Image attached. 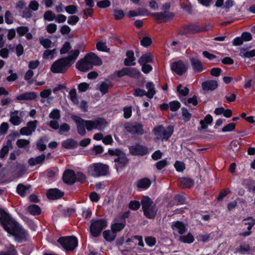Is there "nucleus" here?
I'll use <instances>...</instances> for the list:
<instances>
[{
	"mask_svg": "<svg viewBox=\"0 0 255 255\" xmlns=\"http://www.w3.org/2000/svg\"><path fill=\"white\" fill-rule=\"evenodd\" d=\"M114 16L116 20H120L125 16V13L123 10L115 9L114 10Z\"/></svg>",
	"mask_w": 255,
	"mask_h": 255,
	"instance_id": "obj_45",
	"label": "nucleus"
},
{
	"mask_svg": "<svg viewBox=\"0 0 255 255\" xmlns=\"http://www.w3.org/2000/svg\"><path fill=\"white\" fill-rule=\"evenodd\" d=\"M64 195V192L60 191L58 189H50L47 192V197L52 200L57 199Z\"/></svg>",
	"mask_w": 255,
	"mask_h": 255,
	"instance_id": "obj_19",
	"label": "nucleus"
},
{
	"mask_svg": "<svg viewBox=\"0 0 255 255\" xmlns=\"http://www.w3.org/2000/svg\"><path fill=\"white\" fill-rule=\"evenodd\" d=\"M151 15L159 23L165 22L169 19H172L174 15L172 12L168 11H164L162 12H154Z\"/></svg>",
	"mask_w": 255,
	"mask_h": 255,
	"instance_id": "obj_12",
	"label": "nucleus"
},
{
	"mask_svg": "<svg viewBox=\"0 0 255 255\" xmlns=\"http://www.w3.org/2000/svg\"><path fill=\"white\" fill-rule=\"evenodd\" d=\"M28 212L33 215H39L41 213V210L39 207L36 205H31L28 207Z\"/></svg>",
	"mask_w": 255,
	"mask_h": 255,
	"instance_id": "obj_37",
	"label": "nucleus"
},
{
	"mask_svg": "<svg viewBox=\"0 0 255 255\" xmlns=\"http://www.w3.org/2000/svg\"><path fill=\"white\" fill-rule=\"evenodd\" d=\"M182 115L186 122L189 121L191 118V114L184 108L182 109Z\"/></svg>",
	"mask_w": 255,
	"mask_h": 255,
	"instance_id": "obj_59",
	"label": "nucleus"
},
{
	"mask_svg": "<svg viewBox=\"0 0 255 255\" xmlns=\"http://www.w3.org/2000/svg\"><path fill=\"white\" fill-rule=\"evenodd\" d=\"M39 3L38 2L35 0H32L29 2L28 7L29 9H31L33 11H36L39 8Z\"/></svg>",
	"mask_w": 255,
	"mask_h": 255,
	"instance_id": "obj_64",
	"label": "nucleus"
},
{
	"mask_svg": "<svg viewBox=\"0 0 255 255\" xmlns=\"http://www.w3.org/2000/svg\"><path fill=\"white\" fill-rule=\"evenodd\" d=\"M177 92L180 96L185 97L189 94V90L187 87H183L180 84L177 87Z\"/></svg>",
	"mask_w": 255,
	"mask_h": 255,
	"instance_id": "obj_39",
	"label": "nucleus"
},
{
	"mask_svg": "<svg viewBox=\"0 0 255 255\" xmlns=\"http://www.w3.org/2000/svg\"><path fill=\"white\" fill-rule=\"evenodd\" d=\"M213 122V118L210 115H207L204 118V120L200 121L201 125V129L204 130L207 128V124H211Z\"/></svg>",
	"mask_w": 255,
	"mask_h": 255,
	"instance_id": "obj_30",
	"label": "nucleus"
},
{
	"mask_svg": "<svg viewBox=\"0 0 255 255\" xmlns=\"http://www.w3.org/2000/svg\"><path fill=\"white\" fill-rule=\"evenodd\" d=\"M29 187V186H25L22 184H19L17 186L16 191L20 196L23 197L25 195Z\"/></svg>",
	"mask_w": 255,
	"mask_h": 255,
	"instance_id": "obj_36",
	"label": "nucleus"
},
{
	"mask_svg": "<svg viewBox=\"0 0 255 255\" xmlns=\"http://www.w3.org/2000/svg\"><path fill=\"white\" fill-rule=\"evenodd\" d=\"M28 28L26 26H19L16 29L17 32L20 36H23L28 31Z\"/></svg>",
	"mask_w": 255,
	"mask_h": 255,
	"instance_id": "obj_60",
	"label": "nucleus"
},
{
	"mask_svg": "<svg viewBox=\"0 0 255 255\" xmlns=\"http://www.w3.org/2000/svg\"><path fill=\"white\" fill-rule=\"evenodd\" d=\"M71 49L70 44L68 42H66L63 44L62 47L60 50L61 54H66Z\"/></svg>",
	"mask_w": 255,
	"mask_h": 255,
	"instance_id": "obj_52",
	"label": "nucleus"
},
{
	"mask_svg": "<svg viewBox=\"0 0 255 255\" xmlns=\"http://www.w3.org/2000/svg\"><path fill=\"white\" fill-rule=\"evenodd\" d=\"M146 244L149 247H153L156 244V239L151 236L146 237L145 238Z\"/></svg>",
	"mask_w": 255,
	"mask_h": 255,
	"instance_id": "obj_53",
	"label": "nucleus"
},
{
	"mask_svg": "<svg viewBox=\"0 0 255 255\" xmlns=\"http://www.w3.org/2000/svg\"><path fill=\"white\" fill-rule=\"evenodd\" d=\"M190 61L195 73H200L204 70L203 65L198 59L190 57Z\"/></svg>",
	"mask_w": 255,
	"mask_h": 255,
	"instance_id": "obj_18",
	"label": "nucleus"
},
{
	"mask_svg": "<svg viewBox=\"0 0 255 255\" xmlns=\"http://www.w3.org/2000/svg\"><path fill=\"white\" fill-rule=\"evenodd\" d=\"M23 112L15 110L10 113L9 122L13 126H18L23 122Z\"/></svg>",
	"mask_w": 255,
	"mask_h": 255,
	"instance_id": "obj_13",
	"label": "nucleus"
},
{
	"mask_svg": "<svg viewBox=\"0 0 255 255\" xmlns=\"http://www.w3.org/2000/svg\"><path fill=\"white\" fill-rule=\"evenodd\" d=\"M179 240L183 243L190 244L193 242L194 238L193 235L189 233L186 236H180Z\"/></svg>",
	"mask_w": 255,
	"mask_h": 255,
	"instance_id": "obj_40",
	"label": "nucleus"
},
{
	"mask_svg": "<svg viewBox=\"0 0 255 255\" xmlns=\"http://www.w3.org/2000/svg\"><path fill=\"white\" fill-rule=\"evenodd\" d=\"M102 64L101 59L95 54L90 53L76 63V66L78 70L82 72H86L92 69L93 65L100 66Z\"/></svg>",
	"mask_w": 255,
	"mask_h": 255,
	"instance_id": "obj_4",
	"label": "nucleus"
},
{
	"mask_svg": "<svg viewBox=\"0 0 255 255\" xmlns=\"http://www.w3.org/2000/svg\"><path fill=\"white\" fill-rule=\"evenodd\" d=\"M218 87L217 82L215 80H208L202 83V87L204 90L213 91Z\"/></svg>",
	"mask_w": 255,
	"mask_h": 255,
	"instance_id": "obj_20",
	"label": "nucleus"
},
{
	"mask_svg": "<svg viewBox=\"0 0 255 255\" xmlns=\"http://www.w3.org/2000/svg\"><path fill=\"white\" fill-rule=\"evenodd\" d=\"M127 75L130 77L138 79L140 75V72L134 68H127Z\"/></svg>",
	"mask_w": 255,
	"mask_h": 255,
	"instance_id": "obj_31",
	"label": "nucleus"
},
{
	"mask_svg": "<svg viewBox=\"0 0 255 255\" xmlns=\"http://www.w3.org/2000/svg\"><path fill=\"white\" fill-rule=\"evenodd\" d=\"M125 227V223H115L112 226V230L116 234V232L121 231Z\"/></svg>",
	"mask_w": 255,
	"mask_h": 255,
	"instance_id": "obj_44",
	"label": "nucleus"
},
{
	"mask_svg": "<svg viewBox=\"0 0 255 255\" xmlns=\"http://www.w3.org/2000/svg\"><path fill=\"white\" fill-rule=\"evenodd\" d=\"M50 119L53 120H58L60 118V111L58 109L53 110L49 115Z\"/></svg>",
	"mask_w": 255,
	"mask_h": 255,
	"instance_id": "obj_50",
	"label": "nucleus"
},
{
	"mask_svg": "<svg viewBox=\"0 0 255 255\" xmlns=\"http://www.w3.org/2000/svg\"><path fill=\"white\" fill-rule=\"evenodd\" d=\"M37 121L36 120L30 121L27 124V128L33 133L35 131L37 127Z\"/></svg>",
	"mask_w": 255,
	"mask_h": 255,
	"instance_id": "obj_55",
	"label": "nucleus"
},
{
	"mask_svg": "<svg viewBox=\"0 0 255 255\" xmlns=\"http://www.w3.org/2000/svg\"><path fill=\"white\" fill-rule=\"evenodd\" d=\"M65 10L67 12L70 14H73L77 12V8L75 5H70L67 6L65 8Z\"/></svg>",
	"mask_w": 255,
	"mask_h": 255,
	"instance_id": "obj_58",
	"label": "nucleus"
},
{
	"mask_svg": "<svg viewBox=\"0 0 255 255\" xmlns=\"http://www.w3.org/2000/svg\"><path fill=\"white\" fill-rule=\"evenodd\" d=\"M133 95L135 97H142L143 96H146V92L143 89L140 88H136L134 90Z\"/></svg>",
	"mask_w": 255,
	"mask_h": 255,
	"instance_id": "obj_63",
	"label": "nucleus"
},
{
	"mask_svg": "<svg viewBox=\"0 0 255 255\" xmlns=\"http://www.w3.org/2000/svg\"><path fill=\"white\" fill-rule=\"evenodd\" d=\"M240 56L245 58H252L255 56V49L250 50L248 48H242L240 50Z\"/></svg>",
	"mask_w": 255,
	"mask_h": 255,
	"instance_id": "obj_26",
	"label": "nucleus"
},
{
	"mask_svg": "<svg viewBox=\"0 0 255 255\" xmlns=\"http://www.w3.org/2000/svg\"><path fill=\"white\" fill-rule=\"evenodd\" d=\"M103 235L105 239L109 242L113 241L116 237V234L114 233L112 230L105 231L103 232Z\"/></svg>",
	"mask_w": 255,
	"mask_h": 255,
	"instance_id": "obj_35",
	"label": "nucleus"
},
{
	"mask_svg": "<svg viewBox=\"0 0 255 255\" xmlns=\"http://www.w3.org/2000/svg\"><path fill=\"white\" fill-rule=\"evenodd\" d=\"M0 255H17V252L14 247L12 245H10L7 248V251L0 253Z\"/></svg>",
	"mask_w": 255,
	"mask_h": 255,
	"instance_id": "obj_42",
	"label": "nucleus"
},
{
	"mask_svg": "<svg viewBox=\"0 0 255 255\" xmlns=\"http://www.w3.org/2000/svg\"><path fill=\"white\" fill-rule=\"evenodd\" d=\"M11 146V142L8 140L6 145L3 146L2 148L0 151V158L3 159L8 153L9 147Z\"/></svg>",
	"mask_w": 255,
	"mask_h": 255,
	"instance_id": "obj_32",
	"label": "nucleus"
},
{
	"mask_svg": "<svg viewBox=\"0 0 255 255\" xmlns=\"http://www.w3.org/2000/svg\"><path fill=\"white\" fill-rule=\"evenodd\" d=\"M30 142L28 140L24 139H19L16 141V145L18 147L22 148L25 146L29 144Z\"/></svg>",
	"mask_w": 255,
	"mask_h": 255,
	"instance_id": "obj_61",
	"label": "nucleus"
},
{
	"mask_svg": "<svg viewBox=\"0 0 255 255\" xmlns=\"http://www.w3.org/2000/svg\"><path fill=\"white\" fill-rule=\"evenodd\" d=\"M40 43L45 48H48L51 47L52 44V41L48 38H44L43 37L39 38Z\"/></svg>",
	"mask_w": 255,
	"mask_h": 255,
	"instance_id": "obj_43",
	"label": "nucleus"
},
{
	"mask_svg": "<svg viewBox=\"0 0 255 255\" xmlns=\"http://www.w3.org/2000/svg\"><path fill=\"white\" fill-rule=\"evenodd\" d=\"M108 153L112 156H115L114 162H115L116 168L118 170L126 166L128 162L126 154L122 150L116 148L115 149H109Z\"/></svg>",
	"mask_w": 255,
	"mask_h": 255,
	"instance_id": "obj_6",
	"label": "nucleus"
},
{
	"mask_svg": "<svg viewBox=\"0 0 255 255\" xmlns=\"http://www.w3.org/2000/svg\"><path fill=\"white\" fill-rule=\"evenodd\" d=\"M141 204L144 215L148 219H153L157 213V208L151 199L147 196L143 197Z\"/></svg>",
	"mask_w": 255,
	"mask_h": 255,
	"instance_id": "obj_5",
	"label": "nucleus"
},
{
	"mask_svg": "<svg viewBox=\"0 0 255 255\" xmlns=\"http://www.w3.org/2000/svg\"><path fill=\"white\" fill-rule=\"evenodd\" d=\"M171 228L173 230H178V232L180 234H183L186 231L184 224L180 221L172 223Z\"/></svg>",
	"mask_w": 255,
	"mask_h": 255,
	"instance_id": "obj_27",
	"label": "nucleus"
},
{
	"mask_svg": "<svg viewBox=\"0 0 255 255\" xmlns=\"http://www.w3.org/2000/svg\"><path fill=\"white\" fill-rule=\"evenodd\" d=\"M107 226V221L104 219L92 220L90 231L91 235L97 237L101 235L102 230Z\"/></svg>",
	"mask_w": 255,
	"mask_h": 255,
	"instance_id": "obj_9",
	"label": "nucleus"
},
{
	"mask_svg": "<svg viewBox=\"0 0 255 255\" xmlns=\"http://www.w3.org/2000/svg\"><path fill=\"white\" fill-rule=\"evenodd\" d=\"M71 118L76 123L78 133L82 136L86 134V129L88 131L93 129L103 131L108 125L107 121L101 118H97L94 120H85L75 115L72 116Z\"/></svg>",
	"mask_w": 255,
	"mask_h": 255,
	"instance_id": "obj_2",
	"label": "nucleus"
},
{
	"mask_svg": "<svg viewBox=\"0 0 255 255\" xmlns=\"http://www.w3.org/2000/svg\"><path fill=\"white\" fill-rule=\"evenodd\" d=\"M153 132L157 139L167 140L173 133V127L169 126L165 128L162 126H159L154 128Z\"/></svg>",
	"mask_w": 255,
	"mask_h": 255,
	"instance_id": "obj_8",
	"label": "nucleus"
},
{
	"mask_svg": "<svg viewBox=\"0 0 255 255\" xmlns=\"http://www.w3.org/2000/svg\"><path fill=\"white\" fill-rule=\"evenodd\" d=\"M4 18L5 22L8 24H11L13 23V16L11 14V13L8 11H6L4 15Z\"/></svg>",
	"mask_w": 255,
	"mask_h": 255,
	"instance_id": "obj_54",
	"label": "nucleus"
},
{
	"mask_svg": "<svg viewBox=\"0 0 255 255\" xmlns=\"http://www.w3.org/2000/svg\"><path fill=\"white\" fill-rule=\"evenodd\" d=\"M193 183L194 181L189 178L182 177L178 179V184L182 188H190Z\"/></svg>",
	"mask_w": 255,
	"mask_h": 255,
	"instance_id": "obj_22",
	"label": "nucleus"
},
{
	"mask_svg": "<svg viewBox=\"0 0 255 255\" xmlns=\"http://www.w3.org/2000/svg\"><path fill=\"white\" fill-rule=\"evenodd\" d=\"M45 159V154H43L35 158L31 157L28 160V164L30 166H34L36 164L42 163Z\"/></svg>",
	"mask_w": 255,
	"mask_h": 255,
	"instance_id": "obj_24",
	"label": "nucleus"
},
{
	"mask_svg": "<svg viewBox=\"0 0 255 255\" xmlns=\"http://www.w3.org/2000/svg\"><path fill=\"white\" fill-rule=\"evenodd\" d=\"M70 129V126L66 123H64L59 126L58 132L59 134H62L64 132L69 131Z\"/></svg>",
	"mask_w": 255,
	"mask_h": 255,
	"instance_id": "obj_47",
	"label": "nucleus"
},
{
	"mask_svg": "<svg viewBox=\"0 0 255 255\" xmlns=\"http://www.w3.org/2000/svg\"><path fill=\"white\" fill-rule=\"evenodd\" d=\"M62 146L67 149H72L77 147V142L72 138H69L64 140L62 143Z\"/></svg>",
	"mask_w": 255,
	"mask_h": 255,
	"instance_id": "obj_25",
	"label": "nucleus"
},
{
	"mask_svg": "<svg viewBox=\"0 0 255 255\" xmlns=\"http://www.w3.org/2000/svg\"><path fill=\"white\" fill-rule=\"evenodd\" d=\"M207 29L199 27L196 24H191L184 27L183 34H194L200 31L207 30Z\"/></svg>",
	"mask_w": 255,
	"mask_h": 255,
	"instance_id": "obj_17",
	"label": "nucleus"
},
{
	"mask_svg": "<svg viewBox=\"0 0 255 255\" xmlns=\"http://www.w3.org/2000/svg\"><path fill=\"white\" fill-rule=\"evenodd\" d=\"M98 50L104 52H109V49L107 47L106 44L102 42H98L96 44Z\"/></svg>",
	"mask_w": 255,
	"mask_h": 255,
	"instance_id": "obj_49",
	"label": "nucleus"
},
{
	"mask_svg": "<svg viewBox=\"0 0 255 255\" xmlns=\"http://www.w3.org/2000/svg\"><path fill=\"white\" fill-rule=\"evenodd\" d=\"M180 107V103L178 101H173L169 103V108L171 111L175 112Z\"/></svg>",
	"mask_w": 255,
	"mask_h": 255,
	"instance_id": "obj_51",
	"label": "nucleus"
},
{
	"mask_svg": "<svg viewBox=\"0 0 255 255\" xmlns=\"http://www.w3.org/2000/svg\"><path fill=\"white\" fill-rule=\"evenodd\" d=\"M134 240H136L138 241V245L141 247L144 246V243L142 241V237L141 236H134L130 238H128L127 240L126 243H129L132 242H133Z\"/></svg>",
	"mask_w": 255,
	"mask_h": 255,
	"instance_id": "obj_41",
	"label": "nucleus"
},
{
	"mask_svg": "<svg viewBox=\"0 0 255 255\" xmlns=\"http://www.w3.org/2000/svg\"><path fill=\"white\" fill-rule=\"evenodd\" d=\"M145 87L147 90V92H146V97L149 99L152 98L154 95L156 94V90L154 84L152 82H148L146 83Z\"/></svg>",
	"mask_w": 255,
	"mask_h": 255,
	"instance_id": "obj_23",
	"label": "nucleus"
},
{
	"mask_svg": "<svg viewBox=\"0 0 255 255\" xmlns=\"http://www.w3.org/2000/svg\"><path fill=\"white\" fill-rule=\"evenodd\" d=\"M58 242L66 251H73L78 246L77 239L74 236L61 237L58 240Z\"/></svg>",
	"mask_w": 255,
	"mask_h": 255,
	"instance_id": "obj_10",
	"label": "nucleus"
},
{
	"mask_svg": "<svg viewBox=\"0 0 255 255\" xmlns=\"http://www.w3.org/2000/svg\"><path fill=\"white\" fill-rule=\"evenodd\" d=\"M181 100L184 101V103L185 105H188V104H192L193 105L196 106L198 104V101L197 100V97L196 96H194L193 97L189 98L187 100L185 98H183Z\"/></svg>",
	"mask_w": 255,
	"mask_h": 255,
	"instance_id": "obj_56",
	"label": "nucleus"
},
{
	"mask_svg": "<svg viewBox=\"0 0 255 255\" xmlns=\"http://www.w3.org/2000/svg\"><path fill=\"white\" fill-rule=\"evenodd\" d=\"M62 178L65 183L72 184L76 181V174L73 170L67 169L64 172Z\"/></svg>",
	"mask_w": 255,
	"mask_h": 255,
	"instance_id": "obj_16",
	"label": "nucleus"
},
{
	"mask_svg": "<svg viewBox=\"0 0 255 255\" xmlns=\"http://www.w3.org/2000/svg\"><path fill=\"white\" fill-rule=\"evenodd\" d=\"M109 166L103 163H96L90 165L88 169L89 174L94 177H98L107 175Z\"/></svg>",
	"mask_w": 255,
	"mask_h": 255,
	"instance_id": "obj_7",
	"label": "nucleus"
},
{
	"mask_svg": "<svg viewBox=\"0 0 255 255\" xmlns=\"http://www.w3.org/2000/svg\"><path fill=\"white\" fill-rule=\"evenodd\" d=\"M34 74L33 72L31 70H28L26 71L24 75V79L27 81V83L31 85L33 83V80H31V78Z\"/></svg>",
	"mask_w": 255,
	"mask_h": 255,
	"instance_id": "obj_46",
	"label": "nucleus"
},
{
	"mask_svg": "<svg viewBox=\"0 0 255 255\" xmlns=\"http://www.w3.org/2000/svg\"><path fill=\"white\" fill-rule=\"evenodd\" d=\"M56 18V15L52 11L47 10L44 14V19L48 21H52Z\"/></svg>",
	"mask_w": 255,
	"mask_h": 255,
	"instance_id": "obj_48",
	"label": "nucleus"
},
{
	"mask_svg": "<svg viewBox=\"0 0 255 255\" xmlns=\"http://www.w3.org/2000/svg\"><path fill=\"white\" fill-rule=\"evenodd\" d=\"M37 97L36 93L34 92H26L16 97L17 100H33Z\"/></svg>",
	"mask_w": 255,
	"mask_h": 255,
	"instance_id": "obj_21",
	"label": "nucleus"
},
{
	"mask_svg": "<svg viewBox=\"0 0 255 255\" xmlns=\"http://www.w3.org/2000/svg\"><path fill=\"white\" fill-rule=\"evenodd\" d=\"M152 43V40L149 37L145 36L140 40V44L144 47L149 46Z\"/></svg>",
	"mask_w": 255,
	"mask_h": 255,
	"instance_id": "obj_62",
	"label": "nucleus"
},
{
	"mask_svg": "<svg viewBox=\"0 0 255 255\" xmlns=\"http://www.w3.org/2000/svg\"><path fill=\"white\" fill-rule=\"evenodd\" d=\"M152 61V55L150 53H146L142 55L138 60L140 65L146 64Z\"/></svg>",
	"mask_w": 255,
	"mask_h": 255,
	"instance_id": "obj_28",
	"label": "nucleus"
},
{
	"mask_svg": "<svg viewBox=\"0 0 255 255\" xmlns=\"http://www.w3.org/2000/svg\"><path fill=\"white\" fill-rule=\"evenodd\" d=\"M187 67L181 60L173 62L171 65V69L179 75H182L187 71Z\"/></svg>",
	"mask_w": 255,
	"mask_h": 255,
	"instance_id": "obj_14",
	"label": "nucleus"
},
{
	"mask_svg": "<svg viewBox=\"0 0 255 255\" xmlns=\"http://www.w3.org/2000/svg\"><path fill=\"white\" fill-rule=\"evenodd\" d=\"M69 97L74 104L78 105L79 104L76 90L75 89H72L69 91Z\"/></svg>",
	"mask_w": 255,
	"mask_h": 255,
	"instance_id": "obj_34",
	"label": "nucleus"
},
{
	"mask_svg": "<svg viewBox=\"0 0 255 255\" xmlns=\"http://www.w3.org/2000/svg\"><path fill=\"white\" fill-rule=\"evenodd\" d=\"M128 149L129 153L135 156H143L147 154L149 152L147 147L139 143H136L133 145L129 146Z\"/></svg>",
	"mask_w": 255,
	"mask_h": 255,
	"instance_id": "obj_11",
	"label": "nucleus"
},
{
	"mask_svg": "<svg viewBox=\"0 0 255 255\" xmlns=\"http://www.w3.org/2000/svg\"><path fill=\"white\" fill-rule=\"evenodd\" d=\"M111 82L109 80H106L101 83L99 90L103 95H104L108 92L109 87L111 86Z\"/></svg>",
	"mask_w": 255,
	"mask_h": 255,
	"instance_id": "obj_33",
	"label": "nucleus"
},
{
	"mask_svg": "<svg viewBox=\"0 0 255 255\" xmlns=\"http://www.w3.org/2000/svg\"><path fill=\"white\" fill-rule=\"evenodd\" d=\"M126 129L128 132L132 134L141 135L144 132L143 125L139 123L129 125L126 127Z\"/></svg>",
	"mask_w": 255,
	"mask_h": 255,
	"instance_id": "obj_15",
	"label": "nucleus"
},
{
	"mask_svg": "<svg viewBox=\"0 0 255 255\" xmlns=\"http://www.w3.org/2000/svg\"><path fill=\"white\" fill-rule=\"evenodd\" d=\"M0 222L4 229L15 237V240L19 242L27 240V232L2 209H0Z\"/></svg>",
	"mask_w": 255,
	"mask_h": 255,
	"instance_id": "obj_1",
	"label": "nucleus"
},
{
	"mask_svg": "<svg viewBox=\"0 0 255 255\" xmlns=\"http://www.w3.org/2000/svg\"><path fill=\"white\" fill-rule=\"evenodd\" d=\"M254 183V181L251 178L244 179L242 182V184L247 187L250 190Z\"/></svg>",
	"mask_w": 255,
	"mask_h": 255,
	"instance_id": "obj_57",
	"label": "nucleus"
},
{
	"mask_svg": "<svg viewBox=\"0 0 255 255\" xmlns=\"http://www.w3.org/2000/svg\"><path fill=\"white\" fill-rule=\"evenodd\" d=\"M151 185V181L147 178L139 180L137 182V187L140 188L147 189Z\"/></svg>",
	"mask_w": 255,
	"mask_h": 255,
	"instance_id": "obj_29",
	"label": "nucleus"
},
{
	"mask_svg": "<svg viewBox=\"0 0 255 255\" xmlns=\"http://www.w3.org/2000/svg\"><path fill=\"white\" fill-rule=\"evenodd\" d=\"M80 54L79 49L71 50L66 57L61 58L54 61L51 66L50 70L54 73H64L74 63Z\"/></svg>",
	"mask_w": 255,
	"mask_h": 255,
	"instance_id": "obj_3",
	"label": "nucleus"
},
{
	"mask_svg": "<svg viewBox=\"0 0 255 255\" xmlns=\"http://www.w3.org/2000/svg\"><path fill=\"white\" fill-rule=\"evenodd\" d=\"M56 52V49H53L52 50H46L43 52V57L46 59H52Z\"/></svg>",
	"mask_w": 255,
	"mask_h": 255,
	"instance_id": "obj_38",
	"label": "nucleus"
}]
</instances>
